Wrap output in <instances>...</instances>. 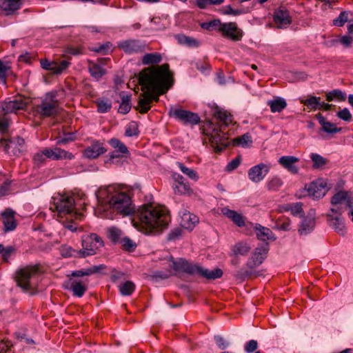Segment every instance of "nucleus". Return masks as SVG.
<instances>
[{"label":"nucleus","mask_w":353,"mask_h":353,"mask_svg":"<svg viewBox=\"0 0 353 353\" xmlns=\"http://www.w3.org/2000/svg\"><path fill=\"white\" fill-rule=\"evenodd\" d=\"M14 212L11 210H6L2 212L3 223L6 231L13 230L16 228V222L14 218Z\"/></svg>","instance_id":"30"},{"label":"nucleus","mask_w":353,"mask_h":353,"mask_svg":"<svg viewBox=\"0 0 353 353\" xmlns=\"http://www.w3.org/2000/svg\"><path fill=\"white\" fill-rule=\"evenodd\" d=\"M97 206L94 210L97 216L105 219H113L114 212L127 216L134 212L131 198L121 191L116 185L100 188L95 193Z\"/></svg>","instance_id":"2"},{"label":"nucleus","mask_w":353,"mask_h":353,"mask_svg":"<svg viewBox=\"0 0 353 353\" xmlns=\"http://www.w3.org/2000/svg\"><path fill=\"white\" fill-rule=\"evenodd\" d=\"M16 282L23 292L34 294L39 283L38 269L27 267L19 270L16 274Z\"/></svg>","instance_id":"6"},{"label":"nucleus","mask_w":353,"mask_h":353,"mask_svg":"<svg viewBox=\"0 0 353 353\" xmlns=\"http://www.w3.org/2000/svg\"><path fill=\"white\" fill-rule=\"evenodd\" d=\"M172 177L174 180V183L172 187L175 194H190L192 192L189 184L185 181V179L183 176L174 173Z\"/></svg>","instance_id":"21"},{"label":"nucleus","mask_w":353,"mask_h":353,"mask_svg":"<svg viewBox=\"0 0 353 353\" xmlns=\"http://www.w3.org/2000/svg\"><path fill=\"white\" fill-rule=\"evenodd\" d=\"M241 159L240 157H237L233 160H232L228 164L226 165L225 170L226 172H232L236 170L239 165L241 164Z\"/></svg>","instance_id":"60"},{"label":"nucleus","mask_w":353,"mask_h":353,"mask_svg":"<svg viewBox=\"0 0 353 353\" xmlns=\"http://www.w3.org/2000/svg\"><path fill=\"white\" fill-rule=\"evenodd\" d=\"M274 21L279 28H285L291 23V17L288 10L283 7H280L274 12Z\"/></svg>","instance_id":"19"},{"label":"nucleus","mask_w":353,"mask_h":353,"mask_svg":"<svg viewBox=\"0 0 353 353\" xmlns=\"http://www.w3.org/2000/svg\"><path fill=\"white\" fill-rule=\"evenodd\" d=\"M203 29L212 31L217 30H221V21L219 19H214L208 22H203L201 24Z\"/></svg>","instance_id":"49"},{"label":"nucleus","mask_w":353,"mask_h":353,"mask_svg":"<svg viewBox=\"0 0 353 353\" xmlns=\"http://www.w3.org/2000/svg\"><path fill=\"white\" fill-rule=\"evenodd\" d=\"M133 226L147 235H157L165 230L170 222L167 209L151 204L143 205L134 212Z\"/></svg>","instance_id":"3"},{"label":"nucleus","mask_w":353,"mask_h":353,"mask_svg":"<svg viewBox=\"0 0 353 353\" xmlns=\"http://www.w3.org/2000/svg\"><path fill=\"white\" fill-rule=\"evenodd\" d=\"M283 185L281 179L277 176L273 177L267 183V187L269 190L277 191Z\"/></svg>","instance_id":"54"},{"label":"nucleus","mask_w":353,"mask_h":353,"mask_svg":"<svg viewBox=\"0 0 353 353\" xmlns=\"http://www.w3.org/2000/svg\"><path fill=\"white\" fill-rule=\"evenodd\" d=\"M327 221L329 225L339 233L341 235H344L345 233V226L343 221L339 216H333L331 214H327Z\"/></svg>","instance_id":"29"},{"label":"nucleus","mask_w":353,"mask_h":353,"mask_svg":"<svg viewBox=\"0 0 353 353\" xmlns=\"http://www.w3.org/2000/svg\"><path fill=\"white\" fill-rule=\"evenodd\" d=\"M118 48L127 54H133L143 52L145 44L137 39H126L119 41Z\"/></svg>","instance_id":"12"},{"label":"nucleus","mask_w":353,"mask_h":353,"mask_svg":"<svg viewBox=\"0 0 353 353\" xmlns=\"http://www.w3.org/2000/svg\"><path fill=\"white\" fill-rule=\"evenodd\" d=\"M10 66L3 63L1 60H0V79L6 80L7 71L9 70Z\"/></svg>","instance_id":"64"},{"label":"nucleus","mask_w":353,"mask_h":353,"mask_svg":"<svg viewBox=\"0 0 353 353\" xmlns=\"http://www.w3.org/2000/svg\"><path fill=\"white\" fill-rule=\"evenodd\" d=\"M251 249L252 248L248 243L239 241L232 246L231 255L235 257L239 256H245L250 253Z\"/></svg>","instance_id":"25"},{"label":"nucleus","mask_w":353,"mask_h":353,"mask_svg":"<svg viewBox=\"0 0 353 353\" xmlns=\"http://www.w3.org/2000/svg\"><path fill=\"white\" fill-rule=\"evenodd\" d=\"M103 245V243L101 239L96 234H91L82 241L83 249L80 250L81 257L94 254L97 250Z\"/></svg>","instance_id":"10"},{"label":"nucleus","mask_w":353,"mask_h":353,"mask_svg":"<svg viewBox=\"0 0 353 353\" xmlns=\"http://www.w3.org/2000/svg\"><path fill=\"white\" fill-rule=\"evenodd\" d=\"M267 104L270 106L272 113L281 112L287 107L286 101L279 97H274L272 100H269Z\"/></svg>","instance_id":"31"},{"label":"nucleus","mask_w":353,"mask_h":353,"mask_svg":"<svg viewBox=\"0 0 353 353\" xmlns=\"http://www.w3.org/2000/svg\"><path fill=\"white\" fill-rule=\"evenodd\" d=\"M236 124V122L234 121L233 116L227 110H222V136L225 137V133L223 132V126L228 127L230 125L234 126Z\"/></svg>","instance_id":"42"},{"label":"nucleus","mask_w":353,"mask_h":353,"mask_svg":"<svg viewBox=\"0 0 353 353\" xmlns=\"http://www.w3.org/2000/svg\"><path fill=\"white\" fill-rule=\"evenodd\" d=\"M176 39L178 42L181 44L185 45L188 47H198L199 46V42L195 39H193L190 37H187L185 35H177Z\"/></svg>","instance_id":"40"},{"label":"nucleus","mask_w":353,"mask_h":353,"mask_svg":"<svg viewBox=\"0 0 353 353\" xmlns=\"http://www.w3.org/2000/svg\"><path fill=\"white\" fill-rule=\"evenodd\" d=\"M44 154L48 159L54 161H60L63 159L71 160L74 157L71 152L58 147L45 148Z\"/></svg>","instance_id":"14"},{"label":"nucleus","mask_w":353,"mask_h":353,"mask_svg":"<svg viewBox=\"0 0 353 353\" xmlns=\"http://www.w3.org/2000/svg\"><path fill=\"white\" fill-rule=\"evenodd\" d=\"M59 105L52 93H47L41 103L34 108L37 114L43 117H49L57 114L59 112Z\"/></svg>","instance_id":"8"},{"label":"nucleus","mask_w":353,"mask_h":353,"mask_svg":"<svg viewBox=\"0 0 353 353\" xmlns=\"http://www.w3.org/2000/svg\"><path fill=\"white\" fill-rule=\"evenodd\" d=\"M337 117L345 121H350L352 119V114L350 110L345 108L336 114Z\"/></svg>","instance_id":"61"},{"label":"nucleus","mask_w":353,"mask_h":353,"mask_svg":"<svg viewBox=\"0 0 353 353\" xmlns=\"http://www.w3.org/2000/svg\"><path fill=\"white\" fill-rule=\"evenodd\" d=\"M320 100V97L312 96L305 100H302L301 103L311 110H316L321 104Z\"/></svg>","instance_id":"46"},{"label":"nucleus","mask_w":353,"mask_h":353,"mask_svg":"<svg viewBox=\"0 0 353 353\" xmlns=\"http://www.w3.org/2000/svg\"><path fill=\"white\" fill-rule=\"evenodd\" d=\"M50 208L52 211H57L60 216L70 215L72 218L77 219L81 216V214L74 211V199L72 196L64 194L53 197Z\"/></svg>","instance_id":"7"},{"label":"nucleus","mask_w":353,"mask_h":353,"mask_svg":"<svg viewBox=\"0 0 353 353\" xmlns=\"http://www.w3.org/2000/svg\"><path fill=\"white\" fill-rule=\"evenodd\" d=\"M198 221L199 219L196 215L189 212H184L181 216L180 225L186 230H192Z\"/></svg>","instance_id":"26"},{"label":"nucleus","mask_w":353,"mask_h":353,"mask_svg":"<svg viewBox=\"0 0 353 353\" xmlns=\"http://www.w3.org/2000/svg\"><path fill=\"white\" fill-rule=\"evenodd\" d=\"M245 9H233L230 5L222 8V14L237 16L248 12Z\"/></svg>","instance_id":"50"},{"label":"nucleus","mask_w":353,"mask_h":353,"mask_svg":"<svg viewBox=\"0 0 353 353\" xmlns=\"http://www.w3.org/2000/svg\"><path fill=\"white\" fill-rule=\"evenodd\" d=\"M88 70L92 77L99 81L105 73V70L99 63L89 61Z\"/></svg>","instance_id":"32"},{"label":"nucleus","mask_w":353,"mask_h":353,"mask_svg":"<svg viewBox=\"0 0 353 353\" xmlns=\"http://www.w3.org/2000/svg\"><path fill=\"white\" fill-rule=\"evenodd\" d=\"M326 192V183L322 179H319L310 183L307 188L309 196L315 199H319L324 196Z\"/></svg>","instance_id":"17"},{"label":"nucleus","mask_w":353,"mask_h":353,"mask_svg":"<svg viewBox=\"0 0 353 353\" xmlns=\"http://www.w3.org/2000/svg\"><path fill=\"white\" fill-rule=\"evenodd\" d=\"M299 161V159L294 156H282L278 160V162L285 169L293 174L299 173V168L296 163Z\"/></svg>","instance_id":"22"},{"label":"nucleus","mask_w":353,"mask_h":353,"mask_svg":"<svg viewBox=\"0 0 353 353\" xmlns=\"http://www.w3.org/2000/svg\"><path fill=\"white\" fill-rule=\"evenodd\" d=\"M348 20V12L343 11L340 13L339 16L333 20V24L338 27H342L345 22Z\"/></svg>","instance_id":"55"},{"label":"nucleus","mask_w":353,"mask_h":353,"mask_svg":"<svg viewBox=\"0 0 353 353\" xmlns=\"http://www.w3.org/2000/svg\"><path fill=\"white\" fill-rule=\"evenodd\" d=\"M222 214L225 215L239 227H242L245 225V219L243 215L234 210L223 208H222Z\"/></svg>","instance_id":"27"},{"label":"nucleus","mask_w":353,"mask_h":353,"mask_svg":"<svg viewBox=\"0 0 353 353\" xmlns=\"http://www.w3.org/2000/svg\"><path fill=\"white\" fill-rule=\"evenodd\" d=\"M194 1L200 9H204L209 5H216L221 3V0H194Z\"/></svg>","instance_id":"58"},{"label":"nucleus","mask_w":353,"mask_h":353,"mask_svg":"<svg viewBox=\"0 0 353 353\" xmlns=\"http://www.w3.org/2000/svg\"><path fill=\"white\" fill-rule=\"evenodd\" d=\"M268 172L269 169L266 165L260 163L248 170V177L252 182L259 183L263 179Z\"/></svg>","instance_id":"20"},{"label":"nucleus","mask_w":353,"mask_h":353,"mask_svg":"<svg viewBox=\"0 0 353 353\" xmlns=\"http://www.w3.org/2000/svg\"><path fill=\"white\" fill-rule=\"evenodd\" d=\"M114 151L125 156L130 154L129 150L125 145L117 138H112L108 141Z\"/></svg>","instance_id":"34"},{"label":"nucleus","mask_w":353,"mask_h":353,"mask_svg":"<svg viewBox=\"0 0 353 353\" xmlns=\"http://www.w3.org/2000/svg\"><path fill=\"white\" fill-rule=\"evenodd\" d=\"M268 251V243H265L260 247L255 248L254 253L247 261L245 267L240 269L236 274V278L242 281L254 275L255 269L259 267L266 258Z\"/></svg>","instance_id":"5"},{"label":"nucleus","mask_w":353,"mask_h":353,"mask_svg":"<svg viewBox=\"0 0 353 353\" xmlns=\"http://www.w3.org/2000/svg\"><path fill=\"white\" fill-rule=\"evenodd\" d=\"M65 287L71 290L74 296L81 297L87 290V280L70 278L65 283Z\"/></svg>","instance_id":"15"},{"label":"nucleus","mask_w":353,"mask_h":353,"mask_svg":"<svg viewBox=\"0 0 353 353\" xmlns=\"http://www.w3.org/2000/svg\"><path fill=\"white\" fill-rule=\"evenodd\" d=\"M28 102V99L19 97L14 100L3 102L1 107L6 114L12 113L19 110H23L27 106Z\"/></svg>","instance_id":"18"},{"label":"nucleus","mask_w":353,"mask_h":353,"mask_svg":"<svg viewBox=\"0 0 353 353\" xmlns=\"http://www.w3.org/2000/svg\"><path fill=\"white\" fill-rule=\"evenodd\" d=\"M138 82L143 93L138 102L139 112L146 113L150 109L153 101V91L159 94H165L172 85L174 79L168 64L151 67L142 70L137 77H133L129 83ZM130 86V84H128Z\"/></svg>","instance_id":"1"},{"label":"nucleus","mask_w":353,"mask_h":353,"mask_svg":"<svg viewBox=\"0 0 353 353\" xmlns=\"http://www.w3.org/2000/svg\"><path fill=\"white\" fill-rule=\"evenodd\" d=\"M100 267L99 266H93L92 268L82 269L80 270L73 271L71 275L74 277H80L84 276H90L94 273H96L99 271Z\"/></svg>","instance_id":"43"},{"label":"nucleus","mask_w":353,"mask_h":353,"mask_svg":"<svg viewBox=\"0 0 353 353\" xmlns=\"http://www.w3.org/2000/svg\"><path fill=\"white\" fill-rule=\"evenodd\" d=\"M222 35L233 41L241 40L243 32L235 22L222 23Z\"/></svg>","instance_id":"13"},{"label":"nucleus","mask_w":353,"mask_h":353,"mask_svg":"<svg viewBox=\"0 0 353 353\" xmlns=\"http://www.w3.org/2000/svg\"><path fill=\"white\" fill-rule=\"evenodd\" d=\"M48 159L44 154V149L36 153L33 157V161L37 165H41L43 164L46 159Z\"/></svg>","instance_id":"59"},{"label":"nucleus","mask_w":353,"mask_h":353,"mask_svg":"<svg viewBox=\"0 0 353 353\" xmlns=\"http://www.w3.org/2000/svg\"><path fill=\"white\" fill-rule=\"evenodd\" d=\"M310 158L313 162V168H323L327 163V161L326 159H325L324 157H323L322 156H321L318 154L312 153L310 156Z\"/></svg>","instance_id":"48"},{"label":"nucleus","mask_w":353,"mask_h":353,"mask_svg":"<svg viewBox=\"0 0 353 353\" xmlns=\"http://www.w3.org/2000/svg\"><path fill=\"white\" fill-rule=\"evenodd\" d=\"M60 253L63 257H81L80 250H76L68 245H63L61 247Z\"/></svg>","instance_id":"41"},{"label":"nucleus","mask_w":353,"mask_h":353,"mask_svg":"<svg viewBox=\"0 0 353 353\" xmlns=\"http://www.w3.org/2000/svg\"><path fill=\"white\" fill-rule=\"evenodd\" d=\"M332 208L330 211L338 215H341L347 208H353V199L345 191H339L336 193L330 201Z\"/></svg>","instance_id":"9"},{"label":"nucleus","mask_w":353,"mask_h":353,"mask_svg":"<svg viewBox=\"0 0 353 353\" xmlns=\"http://www.w3.org/2000/svg\"><path fill=\"white\" fill-rule=\"evenodd\" d=\"M255 230L256 236L260 241L267 243L266 241L268 240L275 239L273 232L268 228L263 227L261 225H256L255 226Z\"/></svg>","instance_id":"33"},{"label":"nucleus","mask_w":353,"mask_h":353,"mask_svg":"<svg viewBox=\"0 0 353 353\" xmlns=\"http://www.w3.org/2000/svg\"><path fill=\"white\" fill-rule=\"evenodd\" d=\"M151 23L154 25V27L152 28L153 30L158 31L165 29V24L162 22L160 18H153L151 20Z\"/></svg>","instance_id":"63"},{"label":"nucleus","mask_w":353,"mask_h":353,"mask_svg":"<svg viewBox=\"0 0 353 353\" xmlns=\"http://www.w3.org/2000/svg\"><path fill=\"white\" fill-rule=\"evenodd\" d=\"M53 66H52L50 71L54 74H60L65 70L70 65V63L66 60H63L61 62L53 61Z\"/></svg>","instance_id":"52"},{"label":"nucleus","mask_w":353,"mask_h":353,"mask_svg":"<svg viewBox=\"0 0 353 353\" xmlns=\"http://www.w3.org/2000/svg\"><path fill=\"white\" fill-rule=\"evenodd\" d=\"M124 156L120 153L113 151L109 154L105 163L118 165L121 163V159Z\"/></svg>","instance_id":"53"},{"label":"nucleus","mask_w":353,"mask_h":353,"mask_svg":"<svg viewBox=\"0 0 353 353\" xmlns=\"http://www.w3.org/2000/svg\"><path fill=\"white\" fill-rule=\"evenodd\" d=\"M120 243L122 248L128 252H133L137 246L134 241L127 236L123 237L120 241Z\"/></svg>","instance_id":"47"},{"label":"nucleus","mask_w":353,"mask_h":353,"mask_svg":"<svg viewBox=\"0 0 353 353\" xmlns=\"http://www.w3.org/2000/svg\"><path fill=\"white\" fill-rule=\"evenodd\" d=\"M290 210L292 214L294 216H303L304 214V212L302 208V203L301 202H298L294 204H290Z\"/></svg>","instance_id":"57"},{"label":"nucleus","mask_w":353,"mask_h":353,"mask_svg":"<svg viewBox=\"0 0 353 353\" xmlns=\"http://www.w3.org/2000/svg\"><path fill=\"white\" fill-rule=\"evenodd\" d=\"M105 152L106 149L103 146V144L96 142L83 151V156L88 159H95Z\"/></svg>","instance_id":"24"},{"label":"nucleus","mask_w":353,"mask_h":353,"mask_svg":"<svg viewBox=\"0 0 353 353\" xmlns=\"http://www.w3.org/2000/svg\"><path fill=\"white\" fill-rule=\"evenodd\" d=\"M258 347V343L255 340H250L245 345V351L247 353H252L256 351Z\"/></svg>","instance_id":"62"},{"label":"nucleus","mask_w":353,"mask_h":353,"mask_svg":"<svg viewBox=\"0 0 353 353\" xmlns=\"http://www.w3.org/2000/svg\"><path fill=\"white\" fill-rule=\"evenodd\" d=\"M209 141L214 152L219 153L221 152V136L218 130L214 129V132L210 136Z\"/></svg>","instance_id":"36"},{"label":"nucleus","mask_w":353,"mask_h":353,"mask_svg":"<svg viewBox=\"0 0 353 353\" xmlns=\"http://www.w3.org/2000/svg\"><path fill=\"white\" fill-rule=\"evenodd\" d=\"M139 125L136 121H131L126 126L125 135L127 137H133L139 135Z\"/></svg>","instance_id":"51"},{"label":"nucleus","mask_w":353,"mask_h":353,"mask_svg":"<svg viewBox=\"0 0 353 353\" xmlns=\"http://www.w3.org/2000/svg\"><path fill=\"white\" fill-rule=\"evenodd\" d=\"M121 102L119 107V112L122 114L128 113L131 109L130 96L125 94L124 92L120 94Z\"/></svg>","instance_id":"37"},{"label":"nucleus","mask_w":353,"mask_h":353,"mask_svg":"<svg viewBox=\"0 0 353 353\" xmlns=\"http://www.w3.org/2000/svg\"><path fill=\"white\" fill-rule=\"evenodd\" d=\"M252 143V136L249 132L234 138L230 141L225 140L224 136H222V150L230 145L235 146H241L243 148L250 147Z\"/></svg>","instance_id":"16"},{"label":"nucleus","mask_w":353,"mask_h":353,"mask_svg":"<svg viewBox=\"0 0 353 353\" xmlns=\"http://www.w3.org/2000/svg\"><path fill=\"white\" fill-rule=\"evenodd\" d=\"M161 59L162 57L159 53H149L143 57L142 62L144 65L158 63L161 61Z\"/></svg>","instance_id":"39"},{"label":"nucleus","mask_w":353,"mask_h":353,"mask_svg":"<svg viewBox=\"0 0 353 353\" xmlns=\"http://www.w3.org/2000/svg\"><path fill=\"white\" fill-rule=\"evenodd\" d=\"M176 165L179 167L181 171L184 174L188 176L190 179L194 180V181L198 180L199 176L195 170L185 167L183 163L180 162H177Z\"/></svg>","instance_id":"44"},{"label":"nucleus","mask_w":353,"mask_h":353,"mask_svg":"<svg viewBox=\"0 0 353 353\" xmlns=\"http://www.w3.org/2000/svg\"><path fill=\"white\" fill-rule=\"evenodd\" d=\"M163 265L168 267L166 271H156L153 276L159 279H167L170 276L184 272L191 275H198L208 279H214L221 277V270L215 269L209 270L198 264L188 262L184 259L179 258L176 260L172 256L163 260Z\"/></svg>","instance_id":"4"},{"label":"nucleus","mask_w":353,"mask_h":353,"mask_svg":"<svg viewBox=\"0 0 353 353\" xmlns=\"http://www.w3.org/2000/svg\"><path fill=\"white\" fill-rule=\"evenodd\" d=\"M135 285L132 281H125L119 285V291L123 296L130 295L134 290Z\"/></svg>","instance_id":"45"},{"label":"nucleus","mask_w":353,"mask_h":353,"mask_svg":"<svg viewBox=\"0 0 353 353\" xmlns=\"http://www.w3.org/2000/svg\"><path fill=\"white\" fill-rule=\"evenodd\" d=\"M316 117L318 119L319 123L321 124V129L323 131L328 134H334L341 132V128H337L335 126L334 123L329 121H326L325 119L321 113H318L316 115Z\"/></svg>","instance_id":"28"},{"label":"nucleus","mask_w":353,"mask_h":353,"mask_svg":"<svg viewBox=\"0 0 353 353\" xmlns=\"http://www.w3.org/2000/svg\"><path fill=\"white\" fill-rule=\"evenodd\" d=\"M22 6L21 0H0V10L6 15L13 14Z\"/></svg>","instance_id":"23"},{"label":"nucleus","mask_w":353,"mask_h":353,"mask_svg":"<svg viewBox=\"0 0 353 353\" xmlns=\"http://www.w3.org/2000/svg\"><path fill=\"white\" fill-rule=\"evenodd\" d=\"M315 226V220L312 218H304L299 228L301 234H307L312 231Z\"/></svg>","instance_id":"35"},{"label":"nucleus","mask_w":353,"mask_h":353,"mask_svg":"<svg viewBox=\"0 0 353 353\" xmlns=\"http://www.w3.org/2000/svg\"><path fill=\"white\" fill-rule=\"evenodd\" d=\"M97 110L100 113H105L108 112L112 107L111 103L108 101L98 100L97 101Z\"/></svg>","instance_id":"56"},{"label":"nucleus","mask_w":353,"mask_h":353,"mask_svg":"<svg viewBox=\"0 0 353 353\" xmlns=\"http://www.w3.org/2000/svg\"><path fill=\"white\" fill-rule=\"evenodd\" d=\"M169 114L184 124L196 125L200 122L197 114L180 108L171 109Z\"/></svg>","instance_id":"11"},{"label":"nucleus","mask_w":353,"mask_h":353,"mask_svg":"<svg viewBox=\"0 0 353 353\" xmlns=\"http://www.w3.org/2000/svg\"><path fill=\"white\" fill-rule=\"evenodd\" d=\"M107 234L108 238L114 243H120L121 239H122L123 232L122 231L116 228V227H110L107 229Z\"/></svg>","instance_id":"38"}]
</instances>
